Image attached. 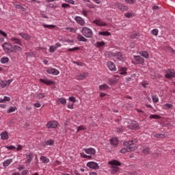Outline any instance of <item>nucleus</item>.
<instances>
[{"mask_svg":"<svg viewBox=\"0 0 175 175\" xmlns=\"http://www.w3.org/2000/svg\"><path fill=\"white\" fill-rule=\"evenodd\" d=\"M88 167L90 169H94L95 170H98L99 169V165H98L96 162L90 161L87 163Z\"/></svg>","mask_w":175,"mask_h":175,"instance_id":"7","label":"nucleus"},{"mask_svg":"<svg viewBox=\"0 0 175 175\" xmlns=\"http://www.w3.org/2000/svg\"><path fill=\"white\" fill-rule=\"evenodd\" d=\"M40 159L42 161V163H49V162H50V159L45 156H41Z\"/></svg>","mask_w":175,"mask_h":175,"instance_id":"29","label":"nucleus"},{"mask_svg":"<svg viewBox=\"0 0 175 175\" xmlns=\"http://www.w3.org/2000/svg\"><path fill=\"white\" fill-rule=\"evenodd\" d=\"M5 148H7L8 150H16V146L11 145L5 146Z\"/></svg>","mask_w":175,"mask_h":175,"instance_id":"55","label":"nucleus"},{"mask_svg":"<svg viewBox=\"0 0 175 175\" xmlns=\"http://www.w3.org/2000/svg\"><path fill=\"white\" fill-rule=\"evenodd\" d=\"M125 2L126 3L132 4V3H135L136 2V0H125Z\"/></svg>","mask_w":175,"mask_h":175,"instance_id":"59","label":"nucleus"},{"mask_svg":"<svg viewBox=\"0 0 175 175\" xmlns=\"http://www.w3.org/2000/svg\"><path fill=\"white\" fill-rule=\"evenodd\" d=\"M75 20L77 23V24H79V25L83 26L84 25V24H85V21L81 16H75Z\"/></svg>","mask_w":175,"mask_h":175,"instance_id":"18","label":"nucleus"},{"mask_svg":"<svg viewBox=\"0 0 175 175\" xmlns=\"http://www.w3.org/2000/svg\"><path fill=\"white\" fill-rule=\"evenodd\" d=\"M120 75H126V68L119 67Z\"/></svg>","mask_w":175,"mask_h":175,"instance_id":"36","label":"nucleus"},{"mask_svg":"<svg viewBox=\"0 0 175 175\" xmlns=\"http://www.w3.org/2000/svg\"><path fill=\"white\" fill-rule=\"evenodd\" d=\"M106 44V43H105L104 41H101V42H96L95 44V46L100 48V47H103V46H105Z\"/></svg>","mask_w":175,"mask_h":175,"instance_id":"35","label":"nucleus"},{"mask_svg":"<svg viewBox=\"0 0 175 175\" xmlns=\"http://www.w3.org/2000/svg\"><path fill=\"white\" fill-rule=\"evenodd\" d=\"M2 47L5 53H12L13 45L10 42H5L2 44Z\"/></svg>","mask_w":175,"mask_h":175,"instance_id":"3","label":"nucleus"},{"mask_svg":"<svg viewBox=\"0 0 175 175\" xmlns=\"http://www.w3.org/2000/svg\"><path fill=\"white\" fill-rule=\"evenodd\" d=\"M107 68L111 70V72H116L117 70V68H116V65L113 62H108L107 64Z\"/></svg>","mask_w":175,"mask_h":175,"instance_id":"13","label":"nucleus"},{"mask_svg":"<svg viewBox=\"0 0 175 175\" xmlns=\"http://www.w3.org/2000/svg\"><path fill=\"white\" fill-rule=\"evenodd\" d=\"M139 54H140L142 57H144V58H146V59H148V58H150V55H148V52L146 51H139Z\"/></svg>","mask_w":175,"mask_h":175,"instance_id":"22","label":"nucleus"},{"mask_svg":"<svg viewBox=\"0 0 175 175\" xmlns=\"http://www.w3.org/2000/svg\"><path fill=\"white\" fill-rule=\"evenodd\" d=\"M12 162H13V159H7L3 162V166L4 167L9 166Z\"/></svg>","mask_w":175,"mask_h":175,"instance_id":"30","label":"nucleus"},{"mask_svg":"<svg viewBox=\"0 0 175 175\" xmlns=\"http://www.w3.org/2000/svg\"><path fill=\"white\" fill-rule=\"evenodd\" d=\"M77 50H80V47L77 46V47H74L72 49H68V51H77Z\"/></svg>","mask_w":175,"mask_h":175,"instance_id":"50","label":"nucleus"},{"mask_svg":"<svg viewBox=\"0 0 175 175\" xmlns=\"http://www.w3.org/2000/svg\"><path fill=\"white\" fill-rule=\"evenodd\" d=\"M53 144H54V140L49 139L45 142L44 146H53Z\"/></svg>","mask_w":175,"mask_h":175,"instance_id":"44","label":"nucleus"},{"mask_svg":"<svg viewBox=\"0 0 175 175\" xmlns=\"http://www.w3.org/2000/svg\"><path fill=\"white\" fill-rule=\"evenodd\" d=\"M127 147V150L129 151V152L130 151H136V150H137V146H126Z\"/></svg>","mask_w":175,"mask_h":175,"instance_id":"40","label":"nucleus"},{"mask_svg":"<svg viewBox=\"0 0 175 175\" xmlns=\"http://www.w3.org/2000/svg\"><path fill=\"white\" fill-rule=\"evenodd\" d=\"M38 96H39L40 99H43V98H45L46 95H44V93H40L38 94Z\"/></svg>","mask_w":175,"mask_h":175,"instance_id":"60","label":"nucleus"},{"mask_svg":"<svg viewBox=\"0 0 175 175\" xmlns=\"http://www.w3.org/2000/svg\"><path fill=\"white\" fill-rule=\"evenodd\" d=\"M55 50H57V47H55V46H51L49 48L50 53H54L55 51Z\"/></svg>","mask_w":175,"mask_h":175,"instance_id":"48","label":"nucleus"},{"mask_svg":"<svg viewBox=\"0 0 175 175\" xmlns=\"http://www.w3.org/2000/svg\"><path fill=\"white\" fill-rule=\"evenodd\" d=\"M80 131H84V127H83V126H79L77 127V132H80Z\"/></svg>","mask_w":175,"mask_h":175,"instance_id":"64","label":"nucleus"},{"mask_svg":"<svg viewBox=\"0 0 175 175\" xmlns=\"http://www.w3.org/2000/svg\"><path fill=\"white\" fill-rule=\"evenodd\" d=\"M99 90L100 91H106L107 90H109V85L106 84L100 85H99Z\"/></svg>","mask_w":175,"mask_h":175,"instance_id":"31","label":"nucleus"},{"mask_svg":"<svg viewBox=\"0 0 175 175\" xmlns=\"http://www.w3.org/2000/svg\"><path fill=\"white\" fill-rule=\"evenodd\" d=\"M149 118L150 119V120H159V118H161V117L159 116V115H155V114H154V115H150V117H149Z\"/></svg>","mask_w":175,"mask_h":175,"instance_id":"41","label":"nucleus"},{"mask_svg":"<svg viewBox=\"0 0 175 175\" xmlns=\"http://www.w3.org/2000/svg\"><path fill=\"white\" fill-rule=\"evenodd\" d=\"M120 152H121V154H125V152H129L128 147L121 149Z\"/></svg>","mask_w":175,"mask_h":175,"instance_id":"53","label":"nucleus"},{"mask_svg":"<svg viewBox=\"0 0 175 175\" xmlns=\"http://www.w3.org/2000/svg\"><path fill=\"white\" fill-rule=\"evenodd\" d=\"M134 59L137 62V64H139L141 65H143L144 64V59L139 55H135Z\"/></svg>","mask_w":175,"mask_h":175,"instance_id":"16","label":"nucleus"},{"mask_svg":"<svg viewBox=\"0 0 175 175\" xmlns=\"http://www.w3.org/2000/svg\"><path fill=\"white\" fill-rule=\"evenodd\" d=\"M75 65H77V66H84V64L81 62H72Z\"/></svg>","mask_w":175,"mask_h":175,"instance_id":"49","label":"nucleus"},{"mask_svg":"<svg viewBox=\"0 0 175 175\" xmlns=\"http://www.w3.org/2000/svg\"><path fill=\"white\" fill-rule=\"evenodd\" d=\"M0 61L1 64H8V62H9V57H1Z\"/></svg>","mask_w":175,"mask_h":175,"instance_id":"38","label":"nucleus"},{"mask_svg":"<svg viewBox=\"0 0 175 175\" xmlns=\"http://www.w3.org/2000/svg\"><path fill=\"white\" fill-rule=\"evenodd\" d=\"M140 38V33H131L130 35L131 39H139Z\"/></svg>","mask_w":175,"mask_h":175,"instance_id":"25","label":"nucleus"},{"mask_svg":"<svg viewBox=\"0 0 175 175\" xmlns=\"http://www.w3.org/2000/svg\"><path fill=\"white\" fill-rule=\"evenodd\" d=\"M57 103H61V105H66V98H60L58 99Z\"/></svg>","mask_w":175,"mask_h":175,"instance_id":"37","label":"nucleus"},{"mask_svg":"<svg viewBox=\"0 0 175 175\" xmlns=\"http://www.w3.org/2000/svg\"><path fill=\"white\" fill-rule=\"evenodd\" d=\"M40 81L43 83V84H46V85H53V84H54V81L47 79H40Z\"/></svg>","mask_w":175,"mask_h":175,"instance_id":"17","label":"nucleus"},{"mask_svg":"<svg viewBox=\"0 0 175 175\" xmlns=\"http://www.w3.org/2000/svg\"><path fill=\"white\" fill-rule=\"evenodd\" d=\"M46 8H51L52 9H55V8H57V5H54L53 3L46 4Z\"/></svg>","mask_w":175,"mask_h":175,"instance_id":"51","label":"nucleus"},{"mask_svg":"<svg viewBox=\"0 0 175 175\" xmlns=\"http://www.w3.org/2000/svg\"><path fill=\"white\" fill-rule=\"evenodd\" d=\"M69 100L70 102H72V103H76V98H75L74 96H70L69 97Z\"/></svg>","mask_w":175,"mask_h":175,"instance_id":"56","label":"nucleus"},{"mask_svg":"<svg viewBox=\"0 0 175 175\" xmlns=\"http://www.w3.org/2000/svg\"><path fill=\"white\" fill-rule=\"evenodd\" d=\"M136 143H137V139L133 138L131 141L124 142L123 144L125 147H130L131 146H133V144H136Z\"/></svg>","mask_w":175,"mask_h":175,"instance_id":"9","label":"nucleus"},{"mask_svg":"<svg viewBox=\"0 0 175 175\" xmlns=\"http://www.w3.org/2000/svg\"><path fill=\"white\" fill-rule=\"evenodd\" d=\"M58 125L59 123L57 121H49L46 124V128H48V129H53L57 128Z\"/></svg>","mask_w":175,"mask_h":175,"instance_id":"6","label":"nucleus"},{"mask_svg":"<svg viewBox=\"0 0 175 175\" xmlns=\"http://www.w3.org/2000/svg\"><path fill=\"white\" fill-rule=\"evenodd\" d=\"M1 137L2 140H8L9 139V134L8 133V131H4L1 133Z\"/></svg>","mask_w":175,"mask_h":175,"instance_id":"24","label":"nucleus"},{"mask_svg":"<svg viewBox=\"0 0 175 175\" xmlns=\"http://www.w3.org/2000/svg\"><path fill=\"white\" fill-rule=\"evenodd\" d=\"M110 144L113 146H118V138H112L110 139Z\"/></svg>","mask_w":175,"mask_h":175,"instance_id":"28","label":"nucleus"},{"mask_svg":"<svg viewBox=\"0 0 175 175\" xmlns=\"http://www.w3.org/2000/svg\"><path fill=\"white\" fill-rule=\"evenodd\" d=\"M12 81H13V79H9L7 81H1L0 82V85H1V88H6L7 85H10V83H12Z\"/></svg>","mask_w":175,"mask_h":175,"instance_id":"11","label":"nucleus"},{"mask_svg":"<svg viewBox=\"0 0 175 175\" xmlns=\"http://www.w3.org/2000/svg\"><path fill=\"white\" fill-rule=\"evenodd\" d=\"M43 27H44V28H49V29L55 28V25H46V24H44Z\"/></svg>","mask_w":175,"mask_h":175,"instance_id":"47","label":"nucleus"},{"mask_svg":"<svg viewBox=\"0 0 175 175\" xmlns=\"http://www.w3.org/2000/svg\"><path fill=\"white\" fill-rule=\"evenodd\" d=\"M109 82L110 83L111 85H114L117 83V79L116 78H111L109 79Z\"/></svg>","mask_w":175,"mask_h":175,"instance_id":"43","label":"nucleus"},{"mask_svg":"<svg viewBox=\"0 0 175 175\" xmlns=\"http://www.w3.org/2000/svg\"><path fill=\"white\" fill-rule=\"evenodd\" d=\"M0 35H2L4 38H8V33L0 29Z\"/></svg>","mask_w":175,"mask_h":175,"instance_id":"54","label":"nucleus"},{"mask_svg":"<svg viewBox=\"0 0 175 175\" xmlns=\"http://www.w3.org/2000/svg\"><path fill=\"white\" fill-rule=\"evenodd\" d=\"M159 31H158L157 29H152V30L151 31L152 35H154V36H158V33H159Z\"/></svg>","mask_w":175,"mask_h":175,"instance_id":"46","label":"nucleus"},{"mask_svg":"<svg viewBox=\"0 0 175 175\" xmlns=\"http://www.w3.org/2000/svg\"><path fill=\"white\" fill-rule=\"evenodd\" d=\"M129 129H139V124L135 120H131L130 124L128 126Z\"/></svg>","mask_w":175,"mask_h":175,"instance_id":"8","label":"nucleus"},{"mask_svg":"<svg viewBox=\"0 0 175 175\" xmlns=\"http://www.w3.org/2000/svg\"><path fill=\"white\" fill-rule=\"evenodd\" d=\"M152 100L154 103H158V102H159V98H158L157 95H152Z\"/></svg>","mask_w":175,"mask_h":175,"instance_id":"42","label":"nucleus"},{"mask_svg":"<svg viewBox=\"0 0 175 175\" xmlns=\"http://www.w3.org/2000/svg\"><path fill=\"white\" fill-rule=\"evenodd\" d=\"M26 158L27 159L26 163H31L32 159H33V153L30 152L29 154H27Z\"/></svg>","mask_w":175,"mask_h":175,"instance_id":"20","label":"nucleus"},{"mask_svg":"<svg viewBox=\"0 0 175 175\" xmlns=\"http://www.w3.org/2000/svg\"><path fill=\"white\" fill-rule=\"evenodd\" d=\"M62 8H64V9H68V8H70V5L68 3H62Z\"/></svg>","mask_w":175,"mask_h":175,"instance_id":"52","label":"nucleus"},{"mask_svg":"<svg viewBox=\"0 0 175 175\" xmlns=\"http://www.w3.org/2000/svg\"><path fill=\"white\" fill-rule=\"evenodd\" d=\"M168 50H169L170 53H172V54H174V55H175V50L173 49V48H172V47L170 46V47L168 48Z\"/></svg>","mask_w":175,"mask_h":175,"instance_id":"61","label":"nucleus"},{"mask_svg":"<svg viewBox=\"0 0 175 175\" xmlns=\"http://www.w3.org/2000/svg\"><path fill=\"white\" fill-rule=\"evenodd\" d=\"M175 77V72L173 69H167L165 72V78L170 80H173Z\"/></svg>","mask_w":175,"mask_h":175,"instance_id":"4","label":"nucleus"},{"mask_svg":"<svg viewBox=\"0 0 175 175\" xmlns=\"http://www.w3.org/2000/svg\"><path fill=\"white\" fill-rule=\"evenodd\" d=\"M172 107H173V105L170 103H166L163 105V109H165V110H169V109H172Z\"/></svg>","mask_w":175,"mask_h":175,"instance_id":"39","label":"nucleus"},{"mask_svg":"<svg viewBox=\"0 0 175 175\" xmlns=\"http://www.w3.org/2000/svg\"><path fill=\"white\" fill-rule=\"evenodd\" d=\"M81 33L85 38L91 39L94 36V32L92 30L87 27H82Z\"/></svg>","mask_w":175,"mask_h":175,"instance_id":"2","label":"nucleus"},{"mask_svg":"<svg viewBox=\"0 0 175 175\" xmlns=\"http://www.w3.org/2000/svg\"><path fill=\"white\" fill-rule=\"evenodd\" d=\"M93 23L94 24H96V25H98V27H107V23L99 19L93 21Z\"/></svg>","mask_w":175,"mask_h":175,"instance_id":"10","label":"nucleus"},{"mask_svg":"<svg viewBox=\"0 0 175 175\" xmlns=\"http://www.w3.org/2000/svg\"><path fill=\"white\" fill-rule=\"evenodd\" d=\"M108 165H111L110 172L111 174H116L118 172H120V167L118 166H121V162L118 160H111L108 162Z\"/></svg>","mask_w":175,"mask_h":175,"instance_id":"1","label":"nucleus"},{"mask_svg":"<svg viewBox=\"0 0 175 175\" xmlns=\"http://www.w3.org/2000/svg\"><path fill=\"white\" fill-rule=\"evenodd\" d=\"M87 76H88V73L83 72V74H81L77 77V80H84Z\"/></svg>","mask_w":175,"mask_h":175,"instance_id":"23","label":"nucleus"},{"mask_svg":"<svg viewBox=\"0 0 175 175\" xmlns=\"http://www.w3.org/2000/svg\"><path fill=\"white\" fill-rule=\"evenodd\" d=\"M46 73H49V75H55L57 76V75H59V71L55 68H49L46 70Z\"/></svg>","mask_w":175,"mask_h":175,"instance_id":"15","label":"nucleus"},{"mask_svg":"<svg viewBox=\"0 0 175 175\" xmlns=\"http://www.w3.org/2000/svg\"><path fill=\"white\" fill-rule=\"evenodd\" d=\"M83 151L85 154H90V155H95L96 154V150L93 148H84Z\"/></svg>","mask_w":175,"mask_h":175,"instance_id":"12","label":"nucleus"},{"mask_svg":"<svg viewBox=\"0 0 175 175\" xmlns=\"http://www.w3.org/2000/svg\"><path fill=\"white\" fill-rule=\"evenodd\" d=\"M17 51H23V48L20 46L14 45L12 46V53H17Z\"/></svg>","mask_w":175,"mask_h":175,"instance_id":"19","label":"nucleus"},{"mask_svg":"<svg viewBox=\"0 0 175 175\" xmlns=\"http://www.w3.org/2000/svg\"><path fill=\"white\" fill-rule=\"evenodd\" d=\"M77 40H79V42H88V40H87V38H85L84 36H83L81 34H78L77 37Z\"/></svg>","mask_w":175,"mask_h":175,"instance_id":"26","label":"nucleus"},{"mask_svg":"<svg viewBox=\"0 0 175 175\" xmlns=\"http://www.w3.org/2000/svg\"><path fill=\"white\" fill-rule=\"evenodd\" d=\"M154 137H156V139H165L166 137V135L165 134H154Z\"/></svg>","mask_w":175,"mask_h":175,"instance_id":"33","label":"nucleus"},{"mask_svg":"<svg viewBox=\"0 0 175 175\" xmlns=\"http://www.w3.org/2000/svg\"><path fill=\"white\" fill-rule=\"evenodd\" d=\"M3 99H4V102H10V97L4 96Z\"/></svg>","mask_w":175,"mask_h":175,"instance_id":"62","label":"nucleus"},{"mask_svg":"<svg viewBox=\"0 0 175 175\" xmlns=\"http://www.w3.org/2000/svg\"><path fill=\"white\" fill-rule=\"evenodd\" d=\"M98 35L100 36H110L111 33L109 31H99Z\"/></svg>","mask_w":175,"mask_h":175,"instance_id":"34","label":"nucleus"},{"mask_svg":"<svg viewBox=\"0 0 175 175\" xmlns=\"http://www.w3.org/2000/svg\"><path fill=\"white\" fill-rule=\"evenodd\" d=\"M142 152L145 154V155H148V154H150V148H145L142 150Z\"/></svg>","mask_w":175,"mask_h":175,"instance_id":"45","label":"nucleus"},{"mask_svg":"<svg viewBox=\"0 0 175 175\" xmlns=\"http://www.w3.org/2000/svg\"><path fill=\"white\" fill-rule=\"evenodd\" d=\"M125 17H126V18H131V17H132V13L131 12H127L124 14Z\"/></svg>","mask_w":175,"mask_h":175,"instance_id":"57","label":"nucleus"},{"mask_svg":"<svg viewBox=\"0 0 175 175\" xmlns=\"http://www.w3.org/2000/svg\"><path fill=\"white\" fill-rule=\"evenodd\" d=\"M113 57L115 59H118V61H124V55H122V53L121 52L115 53Z\"/></svg>","mask_w":175,"mask_h":175,"instance_id":"14","label":"nucleus"},{"mask_svg":"<svg viewBox=\"0 0 175 175\" xmlns=\"http://www.w3.org/2000/svg\"><path fill=\"white\" fill-rule=\"evenodd\" d=\"M81 13L85 16V17H87L88 16V12L85 10H83L81 11Z\"/></svg>","mask_w":175,"mask_h":175,"instance_id":"58","label":"nucleus"},{"mask_svg":"<svg viewBox=\"0 0 175 175\" xmlns=\"http://www.w3.org/2000/svg\"><path fill=\"white\" fill-rule=\"evenodd\" d=\"M17 110L16 107L10 106L8 110L7 111L8 114H10V113H14Z\"/></svg>","mask_w":175,"mask_h":175,"instance_id":"32","label":"nucleus"},{"mask_svg":"<svg viewBox=\"0 0 175 175\" xmlns=\"http://www.w3.org/2000/svg\"><path fill=\"white\" fill-rule=\"evenodd\" d=\"M10 40L14 43V44H19V46H23V44H21V40L18 38H12Z\"/></svg>","mask_w":175,"mask_h":175,"instance_id":"21","label":"nucleus"},{"mask_svg":"<svg viewBox=\"0 0 175 175\" xmlns=\"http://www.w3.org/2000/svg\"><path fill=\"white\" fill-rule=\"evenodd\" d=\"M15 8H16V9H21V10H23L24 9V7H23L20 4H16Z\"/></svg>","mask_w":175,"mask_h":175,"instance_id":"63","label":"nucleus"},{"mask_svg":"<svg viewBox=\"0 0 175 175\" xmlns=\"http://www.w3.org/2000/svg\"><path fill=\"white\" fill-rule=\"evenodd\" d=\"M114 8L116 9H120V10H121L122 12H126V10H128V9H129L128 8V6L124 5L123 4L120 3H115Z\"/></svg>","mask_w":175,"mask_h":175,"instance_id":"5","label":"nucleus"},{"mask_svg":"<svg viewBox=\"0 0 175 175\" xmlns=\"http://www.w3.org/2000/svg\"><path fill=\"white\" fill-rule=\"evenodd\" d=\"M19 35L23 38V39H25V40L31 39V36L25 33H20Z\"/></svg>","mask_w":175,"mask_h":175,"instance_id":"27","label":"nucleus"}]
</instances>
